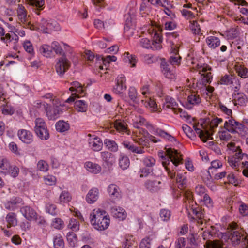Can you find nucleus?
I'll list each match as a JSON object with an SVG mask.
<instances>
[{"label":"nucleus","mask_w":248,"mask_h":248,"mask_svg":"<svg viewBox=\"0 0 248 248\" xmlns=\"http://www.w3.org/2000/svg\"><path fill=\"white\" fill-rule=\"evenodd\" d=\"M89 144L90 147L94 151H100L103 147V143L101 139L94 137L89 139Z\"/></svg>","instance_id":"aec40b11"},{"label":"nucleus","mask_w":248,"mask_h":248,"mask_svg":"<svg viewBox=\"0 0 248 248\" xmlns=\"http://www.w3.org/2000/svg\"><path fill=\"white\" fill-rule=\"evenodd\" d=\"M166 156L162 155L161 156L162 159V164L165 167L169 176L173 179L175 176V172L173 171H171L167 167V165L170 164L169 159H171V161L175 166H177L180 163H182V158L181 157V155L177 151V150L172 149L171 148H165Z\"/></svg>","instance_id":"f03ea898"},{"label":"nucleus","mask_w":248,"mask_h":248,"mask_svg":"<svg viewBox=\"0 0 248 248\" xmlns=\"http://www.w3.org/2000/svg\"><path fill=\"white\" fill-rule=\"evenodd\" d=\"M87 104L83 100H78L75 103V109L78 112H85L87 110Z\"/></svg>","instance_id":"a19ab883"},{"label":"nucleus","mask_w":248,"mask_h":248,"mask_svg":"<svg viewBox=\"0 0 248 248\" xmlns=\"http://www.w3.org/2000/svg\"><path fill=\"white\" fill-rule=\"evenodd\" d=\"M68 227L73 231L79 230L80 225L78 221L74 218L70 219Z\"/></svg>","instance_id":"052dcab7"},{"label":"nucleus","mask_w":248,"mask_h":248,"mask_svg":"<svg viewBox=\"0 0 248 248\" xmlns=\"http://www.w3.org/2000/svg\"><path fill=\"white\" fill-rule=\"evenodd\" d=\"M161 68L162 73L166 78L170 79L175 78V73L174 68L166 62H161Z\"/></svg>","instance_id":"ddd939ff"},{"label":"nucleus","mask_w":248,"mask_h":248,"mask_svg":"<svg viewBox=\"0 0 248 248\" xmlns=\"http://www.w3.org/2000/svg\"><path fill=\"white\" fill-rule=\"evenodd\" d=\"M102 160L108 163L112 164L114 161V155L108 151H103L100 153Z\"/></svg>","instance_id":"ea45409f"},{"label":"nucleus","mask_w":248,"mask_h":248,"mask_svg":"<svg viewBox=\"0 0 248 248\" xmlns=\"http://www.w3.org/2000/svg\"><path fill=\"white\" fill-rule=\"evenodd\" d=\"M51 47L52 48V51L54 50L56 54L59 55H63V51L62 47L60 46L58 42L54 41L51 43Z\"/></svg>","instance_id":"864d4df0"},{"label":"nucleus","mask_w":248,"mask_h":248,"mask_svg":"<svg viewBox=\"0 0 248 248\" xmlns=\"http://www.w3.org/2000/svg\"><path fill=\"white\" fill-rule=\"evenodd\" d=\"M122 144L124 148L133 153L141 154L145 152V148L143 146H137L128 141H124Z\"/></svg>","instance_id":"dca6fc26"},{"label":"nucleus","mask_w":248,"mask_h":248,"mask_svg":"<svg viewBox=\"0 0 248 248\" xmlns=\"http://www.w3.org/2000/svg\"><path fill=\"white\" fill-rule=\"evenodd\" d=\"M141 162L144 167L151 168L155 165L156 161L153 157L148 156L143 158Z\"/></svg>","instance_id":"de8ad7c7"},{"label":"nucleus","mask_w":248,"mask_h":248,"mask_svg":"<svg viewBox=\"0 0 248 248\" xmlns=\"http://www.w3.org/2000/svg\"><path fill=\"white\" fill-rule=\"evenodd\" d=\"M6 221L7 223V227L16 226L17 224L16 215L14 212L9 213L6 217Z\"/></svg>","instance_id":"cd10ccee"},{"label":"nucleus","mask_w":248,"mask_h":248,"mask_svg":"<svg viewBox=\"0 0 248 248\" xmlns=\"http://www.w3.org/2000/svg\"><path fill=\"white\" fill-rule=\"evenodd\" d=\"M52 226L55 229H61L64 227V222L61 218H55L52 221Z\"/></svg>","instance_id":"338daca9"},{"label":"nucleus","mask_w":248,"mask_h":248,"mask_svg":"<svg viewBox=\"0 0 248 248\" xmlns=\"http://www.w3.org/2000/svg\"><path fill=\"white\" fill-rule=\"evenodd\" d=\"M222 122V119L215 117L211 121L206 122L208 124L206 128H205L202 124L201 126L203 129L197 128L195 125H194L193 127L203 142H206L208 140L210 139L211 136L213 134L214 132L213 129L217 127L218 124Z\"/></svg>","instance_id":"7ed1b4c3"},{"label":"nucleus","mask_w":248,"mask_h":248,"mask_svg":"<svg viewBox=\"0 0 248 248\" xmlns=\"http://www.w3.org/2000/svg\"><path fill=\"white\" fill-rule=\"evenodd\" d=\"M153 172V169L146 167L141 168L139 173L140 178L147 177Z\"/></svg>","instance_id":"6e6d98bb"},{"label":"nucleus","mask_w":248,"mask_h":248,"mask_svg":"<svg viewBox=\"0 0 248 248\" xmlns=\"http://www.w3.org/2000/svg\"><path fill=\"white\" fill-rule=\"evenodd\" d=\"M11 165L7 158L0 157V172L6 174L10 169Z\"/></svg>","instance_id":"a878e982"},{"label":"nucleus","mask_w":248,"mask_h":248,"mask_svg":"<svg viewBox=\"0 0 248 248\" xmlns=\"http://www.w3.org/2000/svg\"><path fill=\"white\" fill-rule=\"evenodd\" d=\"M67 239L70 245L72 247H74L77 242L76 235L72 232L67 233Z\"/></svg>","instance_id":"4d7b16f0"},{"label":"nucleus","mask_w":248,"mask_h":248,"mask_svg":"<svg viewBox=\"0 0 248 248\" xmlns=\"http://www.w3.org/2000/svg\"><path fill=\"white\" fill-rule=\"evenodd\" d=\"M231 87L234 89L233 93H237L241 88V82L240 79L236 76L233 80L232 81V83Z\"/></svg>","instance_id":"69168bd1"},{"label":"nucleus","mask_w":248,"mask_h":248,"mask_svg":"<svg viewBox=\"0 0 248 248\" xmlns=\"http://www.w3.org/2000/svg\"><path fill=\"white\" fill-rule=\"evenodd\" d=\"M171 217V212L170 210L163 209L160 210V217L163 221H167L170 220Z\"/></svg>","instance_id":"5fc2aeb1"},{"label":"nucleus","mask_w":248,"mask_h":248,"mask_svg":"<svg viewBox=\"0 0 248 248\" xmlns=\"http://www.w3.org/2000/svg\"><path fill=\"white\" fill-rule=\"evenodd\" d=\"M191 25L190 28L193 33L195 34H199L201 33V28L199 24L196 21H190Z\"/></svg>","instance_id":"e2e57ef3"},{"label":"nucleus","mask_w":248,"mask_h":248,"mask_svg":"<svg viewBox=\"0 0 248 248\" xmlns=\"http://www.w3.org/2000/svg\"><path fill=\"white\" fill-rule=\"evenodd\" d=\"M46 210L47 213L52 215H56L57 213L56 205L52 203L47 204Z\"/></svg>","instance_id":"774afa93"},{"label":"nucleus","mask_w":248,"mask_h":248,"mask_svg":"<svg viewBox=\"0 0 248 248\" xmlns=\"http://www.w3.org/2000/svg\"><path fill=\"white\" fill-rule=\"evenodd\" d=\"M71 65L70 61L66 58L65 54H63L62 57L56 60L55 69L57 73L60 76H62L69 69Z\"/></svg>","instance_id":"0eeeda50"},{"label":"nucleus","mask_w":248,"mask_h":248,"mask_svg":"<svg viewBox=\"0 0 248 248\" xmlns=\"http://www.w3.org/2000/svg\"><path fill=\"white\" fill-rule=\"evenodd\" d=\"M231 232L229 238L232 245L237 246L241 243L243 245H248V240L244 232L236 223L232 222L229 225Z\"/></svg>","instance_id":"39448f33"},{"label":"nucleus","mask_w":248,"mask_h":248,"mask_svg":"<svg viewBox=\"0 0 248 248\" xmlns=\"http://www.w3.org/2000/svg\"><path fill=\"white\" fill-rule=\"evenodd\" d=\"M37 168L40 171L46 172L48 170L49 166L46 161L41 160L38 162Z\"/></svg>","instance_id":"680f3d73"},{"label":"nucleus","mask_w":248,"mask_h":248,"mask_svg":"<svg viewBox=\"0 0 248 248\" xmlns=\"http://www.w3.org/2000/svg\"><path fill=\"white\" fill-rule=\"evenodd\" d=\"M45 183L48 185H54L56 183V178L55 176L51 175H47L44 177Z\"/></svg>","instance_id":"0e129e2a"},{"label":"nucleus","mask_w":248,"mask_h":248,"mask_svg":"<svg viewBox=\"0 0 248 248\" xmlns=\"http://www.w3.org/2000/svg\"><path fill=\"white\" fill-rule=\"evenodd\" d=\"M104 144L106 147L112 152H117L118 150V146L117 143L113 140L106 139L104 141Z\"/></svg>","instance_id":"09e8293b"},{"label":"nucleus","mask_w":248,"mask_h":248,"mask_svg":"<svg viewBox=\"0 0 248 248\" xmlns=\"http://www.w3.org/2000/svg\"><path fill=\"white\" fill-rule=\"evenodd\" d=\"M176 181L178 184V187L183 188L186 186V176L182 174L178 173L176 177Z\"/></svg>","instance_id":"3c124183"},{"label":"nucleus","mask_w":248,"mask_h":248,"mask_svg":"<svg viewBox=\"0 0 248 248\" xmlns=\"http://www.w3.org/2000/svg\"><path fill=\"white\" fill-rule=\"evenodd\" d=\"M124 59L125 62L130 65L131 67H135L137 62V59L135 55H130L129 52H125L124 55Z\"/></svg>","instance_id":"f704fd0d"},{"label":"nucleus","mask_w":248,"mask_h":248,"mask_svg":"<svg viewBox=\"0 0 248 248\" xmlns=\"http://www.w3.org/2000/svg\"><path fill=\"white\" fill-rule=\"evenodd\" d=\"M99 197V190L93 187L90 189L86 197V200L88 203L92 204L96 202Z\"/></svg>","instance_id":"412c9836"},{"label":"nucleus","mask_w":248,"mask_h":248,"mask_svg":"<svg viewBox=\"0 0 248 248\" xmlns=\"http://www.w3.org/2000/svg\"><path fill=\"white\" fill-rule=\"evenodd\" d=\"M114 127L118 132L121 134L126 133L128 135H130V131L128 129L127 125L124 121L116 120L114 123Z\"/></svg>","instance_id":"6ab92c4d"},{"label":"nucleus","mask_w":248,"mask_h":248,"mask_svg":"<svg viewBox=\"0 0 248 248\" xmlns=\"http://www.w3.org/2000/svg\"><path fill=\"white\" fill-rule=\"evenodd\" d=\"M181 57L179 55L177 49H174L169 59V62L172 65H179L180 64Z\"/></svg>","instance_id":"473e14b6"},{"label":"nucleus","mask_w":248,"mask_h":248,"mask_svg":"<svg viewBox=\"0 0 248 248\" xmlns=\"http://www.w3.org/2000/svg\"><path fill=\"white\" fill-rule=\"evenodd\" d=\"M84 167L87 171L93 174H98L102 170L101 167L99 165L91 161L85 163Z\"/></svg>","instance_id":"4be33fe9"},{"label":"nucleus","mask_w":248,"mask_h":248,"mask_svg":"<svg viewBox=\"0 0 248 248\" xmlns=\"http://www.w3.org/2000/svg\"><path fill=\"white\" fill-rule=\"evenodd\" d=\"M111 213L116 218L123 220L127 216V213L124 209L120 207H113L111 209Z\"/></svg>","instance_id":"f3484780"},{"label":"nucleus","mask_w":248,"mask_h":248,"mask_svg":"<svg viewBox=\"0 0 248 248\" xmlns=\"http://www.w3.org/2000/svg\"><path fill=\"white\" fill-rule=\"evenodd\" d=\"M34 131L36 135L42 140H46L49 135L46 124L42 118H38L35 121Z\"/></svg>","instance_id":"423d86ee"},{"label":"nucleus","mask_w":248,"mask_h":248,"mask_svg":"<svg viewBox=\"0 0 248 248\" xmlns=\"http://www.w3.org/2000/svg\"><path fill=\"white\" fill-rule=\"evenodd\" d=\"M125 77L122 74L119 75L117 78L116 85L113 88V92L116 94H121L126 89Z\"/></svg>","instance_id":"9d476101"},{"label":"nucleus","mask_w":248,"mask_h":248,"mask_svg":"<svg viewBox=\"0 0 248 248\" xmlns=\"http://www.w3.org/2000/svg\"><path fill=\"white\" fill-rule=\"evenodd\" d=\"M16 14L18 23L24 27L31 29L30 16L27 15V11L23 5H18Z\"/></svg>","instance_id":"1a4fd4ad"},{"label":"nucleus","mask_w":248,"mask_h":248,"mask_svg":"<svg viewBox=\"0 0 248 248\" xmlns=\"http://www.w3.org/2000/svg\"><path fill=\"white\" fill-rule=\"evenodd\" d=\"M108 191L112 199L119 198L121 197L120 189L114 184H111L108 186Z\"/></svg>","instance_id":"b1692460"},{"label":"nucleus","mask_w":248,"mask_h":248,"mask_svg":"<svg viewBox=\"0 0 248 248\" xmlns=\"http://www.w3.org/2000/svg\"><path fill=\"white\" fill-rule=\"evenodd\" d=\"M72 197L70 193L67 191H63L59 196V202L61 204L69 202L71 200Z\"/></svg>","instance_id":"37998d69"},{"label":"nucleus","mask_w":248,"mask_h":248,"mask_svg":"<svg viewBox=\"0 0 248 248\" xmlns=\"http://www.w3.org/2000/svg\"><path fill=\"white\" fill-rule=\"evenodd\" d=\"M206 248H223V243L219 240H208L206 243Z\"/></svg>","instance_id":"8fccbe9b"},{"label":"nucleus","mask_w":248,"mask_h":248,"mask_svg":"<svg viewBox=\"0 0 248 248\" xmlns=\"http://www.w3.org/2000/svg\"><path fill=\"white\" fill-rule=\"evenodd\" d=\"M0 39L3 43L7 45L13 39L9 33H5V30L3 27H0Z\"/></svg>","instance_id":"4c0bfd02"},{"label":"nucleus","mask_w":248,"mask_h":248,"mask_svg":"<svg viewBox=\"0 0 248 248\" xmlns=\"http://www.w3.org/2000/svg\"><path fill=\"white\" fill-rule=\"evenodd\" d=\"M90 222L95 229L102 231L108 228L110 220L105 210L95 209L90 214Z\"/></svg>","instance_id":"f257e3e1"},{"label":"nucleus","mask_w":248,"mask_h":248,"mask_svg":"<svg viewBox=\"0 0 248 248\" xmlns=\"http://www.w3.org/2000/svg\"><path fill=\"white\" fill-rule=\"evenodd\" d=\"M224 127L227 131L232 133L243 131L245 128L242 124L235 121L232 117H229L228 120L225 121Z\"/></svg>","instance_id":"6e6552de"},{"label":"nucleus","mask_w":248,"mask_h":248,"mask_svg":"<svg viewBox=\"0 0 248 248\" xmlns=\"http://www.w3.org/2000/svg\"><path fill=\"white\" fill-rule=\"evenodd\" d=\"M137 245V242L135 241L133 236L127 235L123 242V247L124 248H136Z\"/></svg>","instance_id":"393cba45"},{"label":"nucleus","mask_w":248,"mask_h":248,"mask_svg":"<svg viewBox=\"0 0 248 248\" xmlns=\"http://www.w3.org/2000/svg\"><path fill=\"white\" fill-rule=\"evenodd\" d=\"M20 212L25 218L29 221H32L34 219H36L38 217V214L35 210L29 206H25L21 208Z\"/></svg>","instance_id":"9b49d317"},{"label":"nucleus","mask_w":248,"mask_h":248,"mask_svg":"<svg viewBox=\"0 0 248 248\" xmlns=\"http://www.w3.org/2000/svg\"><path fill=\"white\" fill-rule=\"evenodd\" d=\"M235 70L239 76L243 78H246L248 77V69L244 66H236Z\"/></svg>","instance_id":"c03bdc74"},{"label":"nucleus","mask_w":248,"mask_h":248,"mask_svg":"<svg viewBox=\"0 0 248 248\" xmlns=\"http://www.w3.org/2000/svg\"><path fill=\"white\" fill-rule=\"evenodd\" d=\"M197 68L199 74L202 77V91H206L208 92V94L211 95V94L214 91V88L211 86H206V84L210 83L212 78L211 70V67L207 64H197Z\"/></svg>","instance_id":"20e7f679"},{"label":"nucleus","mask_w":248,"mask_h":248,"mask_svg":"<svg viewBox=\"0 0 248 248\" xmlns=\"http://www.w3.org/2000/svg\"><path fill=\"white\" fill-rule=\"evenodd\" d=\"M141 103L144 107L150 108L152 111L157 110V104L151 98H147L145 100L142 99L141 100Z\"/></svg>","instance_id":"7c9ffc66"},{"label":"nucleus","mask_w":248,"mask_h":248,"mask_svg":"<svg viewBox=\"0 0 248 248\" xmlns=\"http://www.w3.org/2000/svg\"><path fill=\"white\" fill-rule=\"evenodd\" d=\"M177 107V104L175 101L174 99L170 96H167L165 98V102L163 105V108L164 109L170 108L175 111Z\"/></svg>","instance_id":"c756f323"},{"label":"nucleus","mask_w":248,"mask_h":248,"mask_svg":"<svg viewBox=\"0 0 248 248\" xmlns=\"http://www.w3.org/2000/svg\"><path fill=\"white\" fill-rule=\"evenodd\" d=\"M161 181L158 178L155 180H148L145 183V186L151 191H157L160 188Z\"/></svg>","instance_id":"5701e85b"},{"label":"nucleus","mask_w":248,"mask_h":248,"mask_svg":"<svg viewBox=\"0 0 248 248\" xmlns=\"http://www.w3.org/2000/svg\"><path fill=\"white\" fill-rule=\"evenodd\" d=\"M227 162L229 165L235 169L236 171H240L239 165L240 164V161L238 158L235 156H230L228 157Z\"/></svg>","instance_id":"e433bc0d"},{"label":"nucleus","mask_w":248,"mask_h":248,"mask_svg":"<svg viewBox=\"0 0 248 248\" xmlns=\"http://www.w3.org/2000/svg\"><path fill=\"white\" fill-rule=\"evenodd\" d=\"M185 198L184 201L186 208L190 207V203L193 202V196L192 192L190 191H185L184 193Z\"/></svg>","instance_id":"603ef678"},{"label":"nucleus","mask_w":248,"mask_h":248,"mask_svg":"<svg viewBox=\"0 0 248 248\" xmlns=\"http://www.w3.org/2000/svg\"><path fill=\"white\" fill-rule=\"evenodd\" d=\"M206 42L208 46L212 48L215 49L220 45V40L218 38L215 36H209L206 39Z\"/></svg>","instance_id":"2f4dec72"},{"label":"nucleus","mask_w":248,"mask_h":248,"mask_svg":"<svg viewBox=\"0 0 248 248\" xmlns=\"http://www.w3.org/2000/svg\"><path fill=\"white\" fill-rule=\"evenodd\" d=\"M55 248H63L64 243L62 236H56L53 241Z\"/></svg>","instance_id":"bf43d9fd"},{"label":"nucleus","mask_w":248,"mask_h":248,"mask_svg":"<svg viewBox=\"0 0 248 248\" xmlns=\"http://www.w3.org/2000/svg\"><path fill=\"white\" fill-rule=\"evenodd\" d=\"M119 165L123 170H126L130 165L129 158L123 153L120 154Z\"/></svg>","instance_id":"bb28decb"},{"label":"nucleus","mask_w":248,"mask_h":248,"mask_svg":"<svg viewBox=\"0 0 248 248\" xmlns=\"http://www.w3.org/2000/svg\"><path fill=\"white\" fill-rule=\"evenodd\" d=\"M17 135L19 139L25 143L30 144L33 141V136L30 131L20 129L18 130Z\"/></svg>","instance_id":"4468645a"},{"label":"nucleus","mask_w":248,"mask_h":248,"mask_svg":"<svg viewBox=\"0 0 248 248\" xmlns=\"http://www.w3.org/2000/svg\"><path fill=\"white\" fill-rule=\"evenodd\" d=\"M148 30L149 33L154 34V37L156 38L155 41H154L151 44V47L150 48H151L154 50H157L160 49L162 47L161 45V40L159 34H157L156 31H155L154 29H152V27L151 29H149Z\"/></svg>","instance_id":"a211bd4d"},{"label":"nucleus","mask_w":248,"mask_h":248,"mask_svg":"<svg viewBox=\"0 0 248 248\" xmlns=\"http://www.w3.org/2000/svg\"><path fill=\"white\" fill-rule=\"evenodd\" d=\"M57 131L60 132H63L67 131L69 128V124L63 120L59 121L55 125Z\"/></svg>","instance_id":"72a5a7b5"},{"label":"nucleus","mask_w":248,"mask_h":248,"mask_svg":"<svg viewBox=\"0 0 248 248\" xmlns=\"http://www.w3.org/2000/svg\"><path fill=\"white\" fill-rule=\"evenodd\" d=\"M132 124L136 128H140V126L143 125L145 123V120L141 116H135L132 119Z\"/></svg>","instance_id":"79ce46f5"},{"label":"nucleus","mask_w":248,"mask_h":248,"mask_svg":"<svg viewBox=\"0 0 248 248\" xmlns=\"http://www.w3.org/2000/svg\"><path fill=\"white\" fill-rule=\"evenodd\" d=\"M56 104L53 105V107L48 105L47 109L46 110V116L49 120H54L58 118L59 115L62 113V111L61 108Z\"/></svg>","instance_id":"f8f14e48"},{"label":"nucleus","mask_w":248,"mask_h":248,"mask_svg":"<svg viewBox=\"0 0 248 248\" xmlns=\"http://www.w3.org/2000/svg\"><path fill=\"white\" fill-rule=\"evenodd\" d=\"M187 101L191 105H196L201 102V99L199 95L194 93L188 96Z\"/></svg>","instance_id":"a18cd8bd"},{"label":"nucleus","mask_w":248,"mask_h":248,"mask_svg":"<svg viewBox=\"0 0 248 248\" xmlns=\"http://www.w3.org/2000/svg\"><path fill=\"white\" fill-rule=\"evenodd\" d=\"M40 52L46 57H50L52 54V48L51 46L44 44L40 46L39 48Z\"/></svg>","instance_id":"58836bf2"},{"label":"nucleus","mask_w":248,"mask_h":248,"mask_svg":"<svg viewBox=\"0 0 248 248\" xmlns=\"http://www.w3.org/2000/svg\"><path fill=\"white\" fill-rule=\"evenodd\" d=\"M233 101L234 105H245L248 101L247 96L242 93H233L232 94Z\"/></svg>","instance_id":"2eb2a0df"},{"label":"nucleus","mask_w":248,"mask_h":248,"mask_svg":"<svg viewBox=\"0 0 248 248\" xmlns=\"http://www.w3.org/2000/svg\"><path fill=\"white\" fill-rule=\"evenodd\" d=\"M235 77V76L232 75H225L221 77L220 83L221 84L230 85L231 86Z\"/></svg>","instance_id":"49530a36"},{"label":"nucleus","mask_w":248,"mask_h":248,"mask_svg":"<svg viewBox=\"0 0 248 248\" xmlns=\"http://www.w3.org/2000/svg\"><path fill=\"white\" fill-rule=\"evenodd\" d=\"M39 28L45 33H49V31L52 29V23L42 19L40 23Z\"/></svg>","instance_id":"c9c22d12"},{"label":"nucleus","mask_w":248,"mask_h":248,"mask_svg":"<svg viewBox=\"0 0 248 248\" xmlns=\"http://www.w3.org/2000/svg\"><path fill=\"white\" fill-rule=\"evenodd\" d=\"M22 202V199L20 198H16L7 202L5 204V208L9 210H15L17 207V204Z\"/></svg>","instance_id":"c85d7f7f"},{"label":"nucleus","mask_w":248,"mask_h":248,"mask_svg":"<svg viewBox=\"0 0 248 248\" xmlns=\"http://www.w3.org/2000/svg\"><path fill=\"white\" fill-rule=\"evenodd\" d=\"M23 46L25 50L30 54H34L33 46L32 43L29 40H26L23 43Z\"/></svg>","instance_id":"13d9d810"}]
</instances>
